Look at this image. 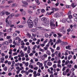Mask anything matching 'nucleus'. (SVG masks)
<instances>
[{
  "mask_svg": "<svg viewBox=\"0 0 77 77\" xmlns=\"http://www.w3.org/2000/svg\"><path fill=\"white\" fill-rule=\"evenodd\" d=\"M27 23L29 28H32L33 27V21L32 20L29 19L28 20Z\"/></svg>",
  "mask_w": 77,
  "mask_h": 77,
  "instance_id": "1",
  "label": "nucleus"
},
{
  "mask_svg": "<svg viewBox=\"0 0 77 77\" xmlns=\"http://www.w3.org/2000/svg\"><path fill=\"white\" fill-rule=\"evenodd\" d=\"M38 19L37 18H35L33 21V23H34V26L35 27L37 26V23H38Z\"/></svg>",
  "mask_w": 77,
  "mask_h": 77,
  "instance_id": "2",
  "label": "nucleus"
},
{
  "mask_svg": "<svg viewBox=\"0 0 77 77\" xmlns=\"http://www.w3.org/2000/svg\"><path fill=\"white\" fill-rule=\"evenodd\" d=\"M12 24V21L9 20L6 24V27H9Z\"/></svg>",
  "mask_w": 77,
  "mask_h": 77,
  "instance_id": "3",
  "label": "nucleus"
},
{
  "mask_svg": "<svg viewBox=\"0 0 77 77\" xmlns=\"http://www.w3.org/2000/svg\"><path fill=\"white\" fill-rule=\"evenodd\" d=\"M50 26L51 27V28H52V29H55L56 28V25L54 23H50Z\"/></svg>",
  "mask_w": 77,
  "mask_h": 77,
  "instance_id": "4",
  "label": "nucleus"
},
{
  "mask_svg": "<svg viewBox=\"0 0 77 77\" xmlns=\"http://www.w3.org/2000/svg\"><path fill=\"white\" fill-rule=\"evenodd\" d=\"M54 16L55 18H59L60 17V15L58 13H57L55 14Z\"/></svg>",
  "mask_w": 77,
  "mask_h": 77,
  "instance_id": "5",
  "label": "nucleus"
},
{
  "mask_svg": "<svg viewBox=\"0 0 77 77\" xmlns=\"http://www.w3.org/2000/svg\"><path fill=\"white\" fill-rule=\"evenodd\" d=\"M41 20L43 22H46V21H47V19L45 17H44Z\"/></svg>",
  "mask_w": 77,
  "mask_h": 77,
  "instance_id": "6",
  "label": "nucleus"
},
{
  "mask_svg": "<svg viewBox=\"0 0 77 77\" xmlns=\"http://www.w3.org/2000/svg\"><path fill=\"white\" fill-rule=\"evenodd\" d=\"M9 44V43L7 41H5L3 43H2V45L3 46H4L5 45H8Z\"/></svg>",
  "mask_w": 77,
  "mask_h": 77,
  "instance_id": "7",
  "label": "nucleus"
},
{
  "mask_svg": "<svg viewBox=\"0 0 77 77\" xmlns=\"http://www.w3.org/2000/svg\"><path fill=\"white\" fill-rule=\"evenodd\" d=\"M5 14V10L3 11H2L0 13V15L1 16H3Z\"/></svg>",
  "mask_w": 77,
  "mask_h": 77,
  "instance_id": "8",
  "label": "nucleus"
},
{
  "mask_svg": "<svg viewBox=\"0 0 77 77\" xmlns=\"http://www.w3.org/2000/svg\"><path fill=\"white\" fill-rule=\"evenodd\" d=\"M66 21L68 22V23H71L72 22V20H71V19H70L69 18H67L66 19Z\"/></svg>",
  "mask_w": 77,
  "mask_h": 77,
  "instance_id": "9",
  "label": "nucleus"
},
{
  "mask_svg": "<svg viewBox=\"0 0 77 77\" xmlns=\"http://www.w3.org/2000/svg\"><path fill=\"white\" fill-rule=\"evenodd\" d=\"M22 3H23V5H26V6H28V3L26 1H22Z\"/></svg>",
  "mask_w": 77,
  "mask_h": 77,
  "instance_id": "10",
  "label": "nucleus"
},
{
  "mask_svg": "<svg viewBox=\"0 0 77 77\" xmlns=\"http://www.w3.org/2000/svg\"><path fill=\"white\" fill-rule=\"evenodd\" d=\"M47 57V55L46 54H45L43 55V56H42V60H44V58Z\"/></svg>",
  "mask_w": 77,
  "mask_h": 77,
  "instance_id": "11",
  "label": "nucleus"
},
{
  "mask_svg": "<svg viewBox=\"0 0 77 77\" xmlns=\"http://www.w3.org/2000/svg\"><path fill=\"white\" fill-rule=\"evenodd\" d=\"M66 19L65 18L63 19L62 20V23H65L66 22Z\"/></svg>",
  "mask_w": 77,
  "mask_h": 77,
  "instance_id": "12",
  "label": "nucleus"
},
{
  "mask_svg": "<svg viewBox=\"0 0 77 77\" xmlns=\"http://www.w3.org/2000/svg\"><path fill=\"white\" fill-rule=\"evenodd\" d=\"M52 11H58V9L55 8H51Z\"/></svg>",
  "mask_w": 77,
  "mask_h": 77,
  "instance_id": "13",
  "label": "nucleus"
},
{
  "mask_svg": "<svg viewBox=\"0 0 77 77\" xmlns=\"http://www.w3.org/2000/svg\"><path fill=\"white\" fill-rule=\"evenodd\" d=\"M54 13V12L53 11H52L51 12H47V14L48 15H51L52 13Z\"/></svg>",
  "mask_w": 77,
  "mask_h": 77,
  "instance_id": "14",
  "label": "nucleus"
},
{
  "mask_svg": "<svg viewBox=\"0 0 77 77\" xmlns=\"http://www.w3.org/2000/svg\"><path fill=\"white\" fill-rule=\"evenodd\" d=\"M70 47H71V46L68 45V46L66 47V49H68V50H69L71 49Z\"/></svg>",
  "mask_w": 77,
  "mask_h": 77,
  "instance_id": "15",
  "label": "nucleus"
},
{
  "mask_svg": "<svg viewBox=\"0 0 77 77\" xmlns=\"http://www.w3.org/2000/svg\"><path fill=\"white\" fill-rule=\"evenodd\" d=\"M71 6H72V8H75V6L74 5V3L72 2V3L71 4Z\"/></svg>",
  "mask_w": 77,
  "mask_h": 77,
  "instance_id": "16",
  "label": "nucleus"
},
{
  "mask_svg": "<svg viewBox=\"0 0 77 77\" xmlns=\"http://www.w3.org/2000/svg\"><path fill=\"white\" fill-rule=\"evenodd\" d=\"M61 42V40L60 39V38H59V40H57V42H56V44H58V43H60Z\"/></svg>",
  "mask_w": 77,
  "mask_h": 77,
  "instance_id": "17",
  "label": "nucleus"
},
{
  "mask_svg": "<svg viewBox=\"0 0 77 77\" xmlns=\"http://www.w3.org/2000/svg\"><path fill=\"white\" fill-rule=\"evenodd\" d=\"M22 15H23V16L26 15V12H25V11H23L22 13Z\"/></svg>",
  "mask_w": 77,
  "mask_h": 77,
  "instance_id": "18",
  "label": "nucleus"
},
{
  "mask_svg": "<svg viewBox=\"0 0 77 77\" xmlns=\"http://www.w3.org/2000/svg\"><path fill=\"white\" fill-rule=\"evenodd\" d=\"M47 64L48 66H51L52 65V63H51V62H48Z\"/></svg>",
  "mask_w": 77,
  "mask_h": 77,
  "instance_id": "19",
  "label": "nucleus"
},
{
  "mask_svg": "<svg viewBox=\"0 0 77 77\" xmlns=\"http://www.w3.org/2000/svg\"><path fill=\"white\" fill-rule=\"evenodd\" d=\"M3 69L4 71H7L8 70V67L5 66L3 68Z\"/></svg>",
  "mask_w": 77,
  "mask_h": 77,
  "instance_id": "20",
  "label": "nucleus"
},
{
  "mask_svg": "<svg viewBox=\"0 0 77 77\" xmlns=\"http://www.w3.org/2000/svg\"><path fill=\"white\" fill-rule=\"evenodd\" d=\"M73 27V26L72 24L70 25V27L69 28L70 29H72V31H73V29H72V28Z\"/></svg>",
  "mask_w": 77,
  "mask_h": 77,
  "instance_id": "21",
  "label": "nucleus"
},
{
  "mask_svg": "<svg viewBox=\"0 0 77 77\" xmlns=\"http://www.w3.org/2000/svg\"><path fill=\"white\" fill-rule=\"evenodd\" d=\"M69 63V61L67 60L65 63V65H67Z\"/></svg>",
  "mask_w": 77,
  "mask_h": 77,
  "instance_id": "22",
  "label": "nucleus"
},
{
  "mask_svg": "<svg viewBox=\"0 0 77 77\" xmlns=\"http://www.w3.org/2000/svg\"><path fill=\"white\" fill-rule=\"evenodd\" d=\"M5 14L6 15H10L11 14V13L9 12H8V11H6L5 12Z\"/></svg>",
  "mask_w": 77,
  "mask_h": 77,
  "instance_id": "23",
  "label": "nucleus"
},
{
  "mask_svg": "<svg viewBox=\"0 0 77 77\" xmlns=\"http://www.w3.org/2000/svg\"><path fill=\"white\" fill-rule=\"evenodd\" d=\"M64 28H65V27H64V26L62 27H61V28L60 32H62L64 30H64Z\"/></svg>",
  "mask_w": 77,
  "mask_h": 77,
  "instance_id": "24",
  "label": "nucleus"
},
{
  "mask_svg": "<svg viewBox=\"0 0 77 77\" xmlns=\"http://www.w3.org/2000/svg\"><path fill=\"white\" fill-rule=\"evenodd\" d=\"M31 31L32 32H36V29H32Z\"/></svg>",
  "mask_w": 77,
  "mask_h": 77,
  "instance_id": "25",
  "label": "nucleus"
},
{
  "mask_svg": "<svg viewBox=\"0 0 77 77\" xmlns=\"http://www.w3.org/2000/svg\"><path fill=\"white\" fill-rule=\"evenodd\" d=\"M9 16H8L5 19V22L6 23H7L8 22V19H9Z\"/></svg>",
  "mask_w": 77,
  "mask_h": 77,
  "instance_id": "26",
  "label": "nucleus"
},
{
  "mask_svg": "<svg viewBox=\"0 0 77 77\" xmlns=\"http://www.w3.org/2000/svg\"><path fill=\"white\" fill-rule=\"evenodd\" d=\"M16 40H18L19 41H21V38L19 37H17L16 38Z\"/></svg>",
  "mask_w": 77,
  "mask_h": 77,
  "instance_id": "27",
  "label": "nucleus"
},
{
  "mask_svg": "<svg viewBox=\"0 0 77 77\" xmlns=\"http://www.w3.org/2000/svg\"><path fill=\"white\" fill-rule=\"evenodd\" d=\"M15 6H17V4H13L11 5L12 7H15Z\"/></svg>",
  "mask_w": 77,
  "mask_h": 77,
  "instance_id": "28",
  "label": "nucleus"
},
{
  "mask_svg": "<svg viewBox=\"0 0 77 77\" xmlns=\"http://www.w3.org/2000/svg\"><path fill=\"white\" fill-rule=\"evenodd\" d=\"M57 35L59 36H58V38H60V37L62 36V34H60V33H58Z\"/></svg>",
  "mask_w": 77,
  "mask_h": 77,
  "instance_id": "29",
  "label": "nucleus"
},
{
  "mask_svg": "<svg viewBox=\"0 0 77 77\" xmlns=\"http://www.w3.org/2000/svg\"><path fill=\"white\" fill-rule=\"evenodd\" d=\"M17 35V33H13V36L14 37H15Z\"/></svg>",
  "mask_w": 77,
  "mask_h": 77,
  "instance_id": "30",
  "label": "nucleus"
},
{
  "mask_svg": "<svg viewBox=\"0 0 77 77\" xmlns=\"http://www.w3.org/2000/svg\"><path fill=\"white\" fill-rule=\"evenodd\" d=\"M44 24L45 26H48V23H47V22H45L44 23Z\"/></svg>",
  "mask_w": 77,
  "mask_h": 77,
  "instance_id": "31",
  "label": "nucleus"
},
{
  "mask_svg": "<svg viewBox=\"0 0 77 77\" xmlns=\"http://www.w3.org/2000/svg\"><path fill=\"white\" fill-rule=\"evenodd\" d=\"M14 16V14L12 13L9 16V17H13Z\"/></svg>",
  "mask_w": 77,
  "mask_h": 77,
  "instance_id": "32",
  "label": "nucleus"
},
{
  "mask_svg": "<svg viewBox=\"0 0 77 77\" xmlns=\"http://www.w3.org/2000/svg\"><path fill=\"white\" fill-rule=\"evenodd\" d=\"M39 67H42V63H40L39 62Z\"/></svg>",
  "mask_w": 77,
  "mask_h": 77,
  "instance_id": "33",
  "label": "nucleus"
},
{
  "mask_svg": "<svg viewBox=\"0 0 77 77\" xmlns=\"http://www.w3.org/2000/svg\"><path fill=\"white\" fill-rule=\"evenodd\" d=\"M12 30V28H11L8 29V32H11Z\"/></svg>",
  "mask_w": 77,
  "mask_h": 77,
  "instance_id": "34",
  "label": "nucleus"
},
{
  "mask_svg": "<svg viewBox=\"0 0 77 77\" xmlns=\"http://www.w3.org/2000/svg\"><path fill=\"white\" fill-rule=\"evenodd\" d=\"M53 67L54 68H57V66L56 65V64H54L53 65Z\"/></svg>",
  "mask_w": 77,
  "mask_h": 77,
  "instance_id": "35",
  "label": "nucleus"
},
{
  "mask_svg": "<svg viewBox=\"0 0 77 77\" xmlns=\"http://www.w3.org/2000/svg\"><path fill=\"white\" fill-rule=\"evenodd\" d=\"M69 18H70V19H71L72 18V16L71 15H69L68 16Z\"/></svg>",
  "mask_w": 77,
  "mask_h": 77,
  "instance_id": "36",
  "label": "nucleus"
},
{
  "mask_svg": "<svg viewBox=\"0 0 77 77\" xmlns=\"http://www.w3.org/2000/svg\"><path fill=\"white\" fill-rule=\"evenodd\" d=\"M66 8H71V5H66Z\"/></svg>",
  "mask_w": 77,
  "mask_h": 77,
  "instance_id": "37",
  "label": "nucleus"
},
{
  "mask_svg": "<svg viewBox=\"0 0 77 77\" xmlns=\"http://www.w3.org/2000/svg\"><path fill=\"white\" fill-rule=\"evenodd\" d=\"M45 36L46 38H48V35L47 33H46L45 34Z\"/></svg>",
  "mask_w": 77,
  "mask_h": 77,
  "instance_id": "38",
  "label": "nucleus"
},
{
  "mask_svg": "<svg viewBox=\"0 0 77 77\" xmlns=\"http://www.w3.org/2000/svg\"><path fill=\"white\" fill-rule=\"evenodd\" d=\"M27 36H28L29 37V38H31V35H30V34H29V33H28L27 34H26Z\"/></svg>",
  "mask_w": 77,
  "mask_h": 77,
  "instance_id": "39",
  "label": "nucleus"
},
{
  "mask_svg": "<svg viewBox=\"0 0 77 77\" xmlns=\"http://www.w3.org/2000/svg\"><path fill=\"white\" fill-rule=\"evenodd\" d=\"M53 34H54V33L53 32H51L49 35V36H50V37H51V36H52V35H53Z\"/></svg>",
  "mask_w": 77,
  "mask_h": 77,
  "instance_id": "40",
  "label": "nucleus"
},
{
  "mask_svg": "<svg viewBox=\"0 0 77 77\" xmlns=\"http://www.w3.org/2000/svg\"><path fill=\"white\" fill-rule=\"evenodd\" d=\"M63 75H66V72L65 71H64L63 73Z\"/></svg>",
  "mask_w": 77,
  "mask_h": 77,
  "instance_id": "41",
  "label": "nucleus"
},
{
  "mask_svg": "<svg viewBox=\"0 0 77 77\" xmlns=\"http://www.w3.org/2000/svg\"><path fill=\"white\" fill-rule=\"evenodd\" d=\"M21 54V57H24V54L23 52H22V53Z\"/></svg>",
  "mask_w": 77,
  "mask_h": 77,
  "instance_id": "42",
  "label": "nucleus"
},
{
  "mask_svg": "<svg viewBox=\"0 0 77 77\" xmlns=\"http://www.w3.org/2000/svg\"><path fill=\"white\" fill-rule=\"evenodd\" d=\"M29 68L30 67L31 69H33V66L32 65H29Z\"/></svg>",
  "mask_w": 77,
  "mask_h": 77,
  "instance_id": "43",
  "label": "nucleus"
},
{
  "mask_svg": "<svg viewBox=\"0 0 77 77\" xmlns=\"http://www.w3.org/2000/svg\"><path fill=\"white\" fill-rule=\"evenodd\" d=\"M28 72H33V71L31 69H29L28 70Z\"/></svg>",
  "mask_w": 77,
  "mask_h": 77,
  "instance_id": "44",
  "label": "nucleus"
},
{
  "mask_svg": "<svg viewBox=\"0 0 77 77\" xmlns=\"http://www.w3.org/2000/svg\"><path fill=\"white\" fill-rule=\"evenodd\" d=\"M48 8L49 9H50V7H46V11H48Z\"/></svg>",
  "mask_w": 77,
  "mask_h": 77,
  "instance_id": "45",
  "label": "nucleus"
},
{
  "mask_svg": "<svg viewBox=\"0 0 77 77\" xmlns=\"http://www.w3.org/2000/svg\"><path fill=\"white\" fill-rule=\"evenodd\" d=\"M71 14V11H69L68 15H70Z\"/></svg>",
  "mask_w": 77,
  "mask_h": 77,
  "instance_id": "46",
  "label": "nucleus"
},
{
  "mask_svg": "<svg viewBox=\"0 0 77 77\" xmlns=\"http://www.w3.org/2000/svg\"><path fill=\"white\" fill-rule=\"evenodd\" d=\"M10 51H9L8 52V53H9V54H12V51L13 50H11H11H10Z\"/></svg>",
  "mask_w": 77,
  "mask_h": 77,
  "instance_id": "47",
  "label": "nucleus"
},
{
  "mask_svg": "<svg viewBox=\"0 0 77 77\" xmlns=\"http://www.w3.org/2000/svg\"><path fill=\"white\" fill-rule=\"evenodd\" d=\"M73 27L74 28H75V29H76V28H77V24H75L73 25Z\"/></svg>",
  "mask_w": 77,
  "mask_h": 77,
  "instance_id": "48",
  "label": "nucleus"
},
{
  "mask_svg": "<svg viewBox=\"0 0 77 77\" xmlns=\"http://www.w3.org/2000/svg\"><path fill=\"white\" fill-rule=\"evenodd\" d=\"M65 69H66V67L64 66V67L63 68L62 71H65Z\"/></svg>",
  "mask_w": 77,
  "mask_h": 77,
  "instance_id": "49",
  "label": "nucleus"
},
{
  "mask_svg": "<svg viewBox=\"0 0 77 77\" xmlns=\"http://www.w3.org/2000/svg\"><path fill=\"white\" fill-rule=\"evenodd\" d=\"M28 13H29V14H32V13H33L32 11H30V10H29L28 11Z\"/></svg>",
  "mask_w": 77,
  "mask_h": 77,
  "instance_id": "50",
  "label": "nucleus"
},
{
  "mask_svg": "<svg viewBox=\"0 0 77 77\" xmlns=\"http://www.w3.org/2000/svg\"><path fill=\"white\" fill-rule=\"evenodd\" d=\"M41 12L42 13H44V12H45V10H44V9H42Z\"/></svg>",
  "mask_w": 77,
  "mask_h": 77,
  "instance_id": "51",
  "label": "nucleus"
},
{
  "mask_svg": "<svg viewBox=\"0 0 77 77\" xmlns=\"http://www.w3.org/2000/svg\"><path fill=\"white\" fill-rule=\"evenodd\" d=\"M25 65L26 66H28L29 65V63L26 62V63H25Z\"/></svg>",
  "mask_w": 77,
  "mask_h": 77,
  "instance_id": "52",
  "label": "nucleus"
},
{
  "mask_svg": "<svg viewBox=\"0 0 77 77\" xmlns=\"http://www.w3.org/2000/svg\"><path fill=\"white\" fill-rule=\"evenodd\" d=\"M10 27H11V28H13V27H14V25H13V24H11L10 26Z\"/></svg>",
  "mask_w": 77,
  "mask_h": 77,
  "instance_id": "53",
  "label": "nucleus"
},
{
  "mask_svg": "<svg viewBox=\"0 0 77 77\" xmlns=\"http://www.w3.org/2000/svg\"><path fill=\"white\" fill-rule=\"evenodd\" d=\"M70 30H72V29L71 30V29H70V28H69V29H67V32H69Z\"/></svg>",
  "mask_w": 77,
  "mask_h": 77,
  "instance_id": "54",
  "label": "nucleus"
},
{
  "mask_svg": "<svg viewBox=\"0 0 77 77\" xmlns=\"http://www.w3.org/2000/svg\"><path fill=\"white\" fill-rule=\"evenodd\" d=\"M43 30V28L42 27H40L39 28V30Z\"/></svg>",
  "mask_w": 77,
  "mask_h": 77,
  "instance_id": "55",
  "label": "nucleus"
},
{
  "mask_svg": "<svg viewBox=\"0 0 77 77\" xmlns=\"http://www.w3.org/2000/svg\"><path fill=\"white\" fill-rule=\"evenodd\" d=\"M12 40L10 39V40H8V42H9V43H12Z\"/></svg>",
  "mask_w": 77,
  "mask_h": 77,
  "instance_id": "56",
  "label": "nucleus"
},
{
  "mask_svg": "<svg viewBox=\"0 0 77 77\" xmlns=\"http://www.w3.org/2000/svg\"><path fill=\"white\" fill-rule=\"evenodd\" d=\"M57 67H59L60 68H61V67H62L61 65L60 64H57Z\"/></svg>",
  "mask_w": 77,
  "mask_h": 77,
  "instance_id": "57",
  "label": "nucleus"
},
{
  "mask_svg": "<svg viewBox=\"0 0 77 77\" xmlns=\"http://www.w3.org/2000/svg\"><path fill=\"white\" fill-rule=\"evenodd\" d=\"M73 17H77V14H73Z\"/></svg>",
  "mask_w": 77,
  "mask_h": 77,
  "instance_id": "58",
  "label": "nucleus"
},
{
  "mask_svg": "<svg viewBox=\"0 0 77 77\" xmlns=\"http://www.w3.org/2000/svg\"><path fill=\"white\" fill-rule=\"evenodd\" d=\"M6 38L7 39H10V38H11V36H7Z\"/></svg>",
  "mask_w": 77,
  "mask_h": 77,
  "instance_id": "59",
  "label": "nucleus"
},
{
  "mask_svg": "<svg viewBox=\"0 0 77 77\" xmlns=\"http://www.w3.org/2000/svg\"><path fill=\"white\" fill-rule=\"evenodd\" d=\"M54 20H52L51 21L50 23H54Z\"/></svg>",
  "mask_w": 77,
  "mask_h": 77,
  "instance_id": "60",
  "label": "nucleus"
},
{
  "mask_svg": "<svg viewBox=\"0 0 77 77\" xmlns=\"http://www.w3.org/2000/svg\"><path fill=\"white\" fill-rule=\"evenodd\" d=\"M25 72H26V71L24 70H22L21 71V73H22V74H24V73H25Z\"/></svg>",
  "mask_w": 77,
  "mask_h": 77,
  "instance_id": "61",
  "label": "nucleus"
},
{
  "mask_svg": "<svg viewBox=\"0 0 77 77\" xmlns=\"http://www.w3.org/2000/svg\"><path fill=\"white\" fill-rule=\"evenodd\" d=\"M62 32L63 34H65V33H66V31L65 30H64V31H62Z\"/></svg>",
  "mask_w": 77,
  "mask_h": 77,
  "instance_id": "62",
  "label": "nucleus"
},
{
  "mask_svg": "<svg viewBox=\"0 0 77 77\" xmlns=\"http://www.w3.org/2000/svg\"><path fill=\"white\" fill-rule=\"evenodd\" d=\"M48 48V47H45L44 48V50H47Z\"/></svg>",
  "mask_w": 77,
  "mask_h": 77,
  "instance_id": "63",
  "label": "nucleus"
},
{
  "mask_svg": "<svg viewBox=\"0 0 77 77\" xmlns=\"http://www.w3.org/2000/svg\"><path fill=\"white\" fill-rule=\"evenodd\" d=\"M25 44L26 45H29V42H27Z\"/></svg>",
  "mask_w": 77,
  "mask_h": 77,
  "instance_id": "64",
  "label": "nucleus"
}]
</instances>
